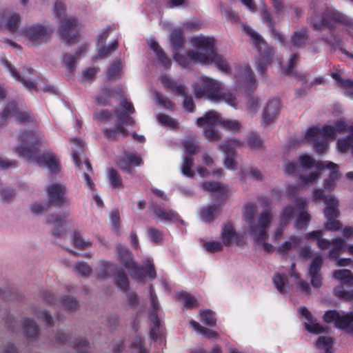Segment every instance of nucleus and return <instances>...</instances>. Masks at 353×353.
Returning <instances> with one entry per match:
<instances>
[{
	"mask_svg": "<svg viewBox=\"0 0 353 353\" xmlns=\"http://www.w3.org/2000/svg\"><path fill=\"white\" fill-rule=\"evenodd\" d=\"M307 23L312 26L314 30L321 31L327 28L330 36L323 35L321 41L329 46L331 50L338 48L346 57L353 59V54L349 52L343 47L341 37L335 32L336 25L344 27L345 31L353 38V18L336 9L326 8L319 17L315 10L307 19Z\"/></svg>",
	"mask_w": 353,
	"mask_h": 353,
	"instance_id": "obj_1",
	"label": "nucleus"
},
{
	"mask_svg": "<svg viewBox=\"0 0 353 353\" xmlns=\"http://www.w3.org/2000/svg\"><path fill=\"white\" fill-rule=\"evenodd\" d=\"M41 139V136L35 131L23 132L19 137L21 143L14 149V152L19 157L34 160L39 165L46 166L51 172L57 174L60 171V168L56 157L50 153L38 154Z\"/></svg>",
	"mask_w": 353,
	"mask_h": 353,
	"instance_id": "obj_2",
	"label": "nucleus"
},
{
	"mask_svg": "<svg viewBox=\"0 0 353 353\" xmlns=\"http://www.w3.org/2000/svg\"><path fill=\"white\" fill-rule=\"evenodd\" d=\"M350 126L345 121L338 120L334 125H324L322 128L316 126L310 128L305 134V139L313 142L315 150L319 154H323L328 148L329 139H334L337 132L341 133L349 131Z\"/></svg>",
	"mask_w": 353,
	"mask_h": 353,
	"instance_id": "obj_3",
	"label": "nucleus"
},
{
	"mask_svg": "<svg viewBox=\"0 0 353 353\" xmlns=\"http://www.w3.org/2000/svg\"><path fill=\"white\" fill-rule=\"evenodd\" d=\"M190 42L196 48L205 51V52H199L208 58L206 61L202 62V64L213 63L222 72L230 71L228 61L215 51V39L213 37L203 35L194 36L191 38Z\"/></svg>",
	"mask_w": 353,
	"mask_h": 353,
	"instance_id": "obj_4",
	"label": "nucleus"
},
{
	"mask_svg": "<svg viewBox=\"0 0 353 353\" xmlns=\"http://www.w3.org/2000/svg\"><path fill=\"white\" fill-rule=\"evenodd\" d=\"M296 207L287 205L280 215V224L286 226L291 218L293 217L296 210L299 213L294 222V228L301 230L307 228L310 222L311 216L307 212V202L305 198H296L294 201Z\"/></svg>",
	"mask_w": 353,
	"mask_h": 353,
	"instance_id": "obj_5",
	"label": "nucleus"
},
{
	"mask_svg": "<svg viewBox=\"0 0 353 353\" xmlns=\"http://www.w3.org/2000/svg\"><path fill=\"white\" fill-rule=\"evenodd\" d=\"M244 30L252 39L254 47L257 50L260 57L256 61V69L259 74L265 73L268 65L274 58L273 48L268 45L263 38L249 26H245Z\"/></svg>",
	"mask_w": 353,
	"mask_h": 353,
	"instance_id": "obj_6",
	"label": "nucleus"
},
{
	"mask_svg": "<svg viewBox=\"0 0 353 353\" xmlns=\"http://www.w3.org/2000/svg\"><path fill=\"white\" fill-rule=\"evenodd\" d=\"M194 96L196 99L205 98L213 101H218L220 98V91L223 90L221 82L216 79L204 77L192 85Z\"/></svg>",
	"mask_w": 353,
	"mask_h": 353,
	"instance_id": "obj_7",
	"label": "nucleus"
},
{
	"mask_svg": "<svg viewBox=\"0 0 353 353\" xmlns=\"http://www.w3.org/2000/svg\"><path fill=\"white\" fill-rule=\"evenodd\" d=\"M323 319L324 322L334 323L336 328L353 334V312L341 314L337 310H328L323 314Z\"/></svg>",
	"mask_w": 353,
	"mask_h": 353,
	"instance_id": "obj_8",
	"label": "nucleus"
},
{
	"mask_svg": "<svg viewBox=\"0 0 353 353\" xmlns=\"http://www.w3.org/2000/svg\"><path fill=\"white\" fill-rule=\"evenodd\" d=\"M149 291L152 307L149 315V319L151 321L150 336L153 340H157L161 332V321L158 316V311L160 306L157 296L152 284L150 285Z\"/></svg>",
	"mask_w": 353,
	"mask_h": 353,
	"instance_id": "obj_9",
	"label": "nucleus"
},
{
	"mask_svg": "<svg viewBox=\"0 0 353 353\" xmlns=\"http://www.w3.org/2000/svg\"><path fill=\"white\" fill-rule=\"evenodd\" d=\"M22 34L32 46H39L46 43L50 37L48 30L40 24L26 27L23 29Z\"/></svg>",
	"mask_w": 353,
	"mask_h": 353,
	"instance_id": "obj_10",
	"label": "nucleus"
},
{
	"mask_svg": "<svg viewBox=\"0 0 353 353\" xmlns=\"http://www.w3.org/2000/svg\"><path fill=\"white\" fill-rule=\"evenodd\" d=\"M2 63L4 66L10 72L12 77L17 81L23 83V85L28 90H34L38 91L36 83L30 80V76L33 74L34 70L31 68H23L21 73L17 72L16 68L12 65V63L6 59H2Z\"/></svg>",
	"mask_w": 353,
	"mask_h": 353,
	"instance_id": "obj_11",
	"label": "nucleus"
},
{
	"mask_svg": "<svg viewBox=\"0 0 353 353\" xmlns=\"http://www.w3.org/2000/svg\"><path fill=\"white\" fill-rule=\"evenodd\" d=\"M61 38L68 44L72 43L79 36V23L74 17H67L61 20L59 26Z\"/></svg>",
	"mask_w": 353,
	"mask_h": 353,
	"instance_id": "obj_12",
	"label": "nucleus"
},
{
	"mask_svg": "<svg viewBox=\"0 0 353 353\" xmlns=\"http://www.w3.org/2000/svg\"><path fill=\"white\" fill-rule=\"evenodd\" d=\"M271 221L272 214L270 210H265L261 213L259 217V230H257L256 225L252 224L250 225L249 233L254 235V241H263L265 239H267V230L270 226Z\"/></svg>",
	"mask_w": 353,
	"mask_h": 353,
	"instance_id": "obj_13",
	"label": "nucleus"
},
{
	"mask_svg": "<svg viewBox=\"0 0 353 353\" xmlns=\"http://www.w3.org/2000/svg\"><path fill=\"white\" fill-rule=\"evenodd\" d=\"M10 117L17 118L19 123H34V118L28 112H21L17 104L12 101L6 105L0 114V127L5 124L7 119Z\"/></svg>",
	"mask_w": 353,
	"mask_h": 353,
	"instance_id": "obj_14",
	"label": "nucleus"
},
{
	"mask_svg": "<svg viewBox=\"0 0 353 353\" xmlns=\"http://www.w3.org/2000/svg\"><path fill=\"white\" fill-rule=\"evenodd\" d=\"M49 203L57 207L69 205L70 201L66 196V188L60 183H54L49 185L47 189Z\"/></svg>",
	"mask_w": 353,
	"mask_h": 353,
	"instance_id": "obj_15",
	"label": "nucleus"
},
{
	"mask_svg": "<svg viewBox=\"0 0 353 353\" xmlns=\"http://www.w3.org/2000/svg\"><path fill=\"white\" fill-rule=\"evenodd\" d=\"M313 197L314 201L321 200L326 203L324 214L327 219L336 218L338 216L339 201L333 196L326 195L322 189H315L313 192Z\"/></svg>",
	"mask_w": 353,
	"mask_h": 353,
	"instance_id": "obj_16",
	"label": "nucleus"
},
{
	"mask_svg": "<svg viewBox=\"0 0 353 353\" xmlns=\"http://www.w3.org/2000/svg\"><path fill=\"white\" fill-rule=\"evenodd\" d=\"M143 265L144 266H139L135 263L134 268L129 270L132 278L140 282L143 281L146 276H148L152 281L154 280L157 276V273L152 260L145 259L143 261Z\"/></svg>",
	"mask_w": 353,
	"mask_h": 353,
	"instance_id": "obj_17",
	"label": "nucleus"
},
{
	"mask_svg": "<svg viewBox=\"0 0 353 353\" xmlns=\"http://www.w3.org/2000/svg\"><path fill=\"white\" fill-rule=\"evenodd\" d=\"M241 145V142L236 139H232L223 141L220 149L225 154L224 160V165L231 170H234L236 168L235 156L236 148Z\"/></svg>",
	"mask_w": 353,
	"mask_h": 353,
	"instance_id": "obj_18",
	"label": "nucleus"
},
{
	"mask_svg": "<svg viewBox=\"0 0 353 353\" xmlns=\"http://www.w3.org/2000/svg\"><path fill=\"white\" fill-rule=\"evenodd\" d=\"M174 59L184 68H188L192 62L199 63L205 62L207 57L199 54L198 52L190 50L186 55L181 54L179 51L173 52Z\"/></svg>",
	"mask_w": 353,
	"mask_h": 353,
	"instance_id": "obj_19",
	"label": "nucleus"
},
{
	"mask_svg": "<svg viewBox=\"0 0 353 353\" xmlns=\"http://www.w3.org/2000/svg\"><path fill=\"white\" fill-rule=\"evenodd\" d=\"M323 264L321 255H316L310 265L309 275L311 279V283L314 288H320L322 284V276L321 270Z\"/></svg>",
	"mask_w": 353,
	"mask_h": 353,
	"instance_id": "obj_20",
	"label": "nucleus"
},
{
	"mask_svg": "<svg viewBox=\"0 0 353 353\" xmlns=\"http://www.w3.org/2000/svg\"><path fill=\"white\" fill-rule=\"evenodd\" d=\"M280 101L278 98L269 100L263 112V124L268 125L277 117L280 110Z\"/></svg>",
	"mask_w": 353,
	"mask_h": 353,
	"instance_id": "obj_21",
	"label": "nucleus"
},
{
	"mask_svg": "<svg viewBox=\"0 0 353 353\" xmlns=\"http://www.w3.org/2000/svg\"><path fill=\"white\" fill-rule=\"evenodd\" d=\"M236 77L238 78V81L250 87L252 91L256 88V83L254 74L249 65H244L241 72L236 75Z\"/></svg>",
	"mask_w": 353,
	"mask_h": 353,
	"instance_id": "obj_22",
	"label": "nucleus"
},
{
	"mask_svg": "<svg viewBox=\"0 0 353 353\" xmlns=\"http://www.w3.org/2000/svg\"><path fill=\"white\" fill-rule=\"evenodd\" d=\"M205 189L215 193L214 196L216 201H225L228 196V189L219 182H205L203 184Z\"/></svg>",
	"mask_w": 353,
	"mask_h": 353,
	"instance_id": "obj_23",
	"label": "nucleus"
},
{
	"mask_svg": "<svg viewBox=\"0 0 353 353\" xmlns=\"http://www.w3.org/2000/svg\"><path fill=\"white\" fill-rule=\"evenodd\" d=\"M152 209L156 216L161 220L183 223L179 214L172 210H162L156 203H152Z\"/></svg>",
	"mask_w": 353,
	"mask_h": 353,
	"instance_id": "obj_24",
	"label": "nucleus"
},
{
	"mask_svg": "<svg viewBox=\"0 0 353 353\" xmlns=\"http://www.w3.org/2000/svg\"><path fill=\"white\" fill-rule=\"evenodd\" d=\"M68 216V213H64L63 216L58 214H51L48 216L47 222L54 224L57 227L53 231V235L57 237H61L65 234V230L63 227L65 218Z\"/></svg>",
	"mask_w": 353,
	"mask_h": 353,
	"instance_id": "obj_25",
	"label": "nucleus"
},
{
	"mask_svg": "<svg viewBox=\"0 0 353 353\" xmlns=\"http://www.w3.org/2000/svg\"><path fill=\"white\" fill-rule=\"evenodd\" d=\"M325 168L330 170L329 177L325 180L323 188L327 190H332L334 188L335 181L339 176V170L337 164L333 162H326Z\"/></svg>",
	"mask_w": 353,
	"mask_h": 353,
	"instance_id": "obj_26",
	"label": "nucleus"
},
{
	"mask_svg": "<svg viewBox=\"0 0 353 353\" xmlns=\"http://www.w3.org/2000/svg\"><path fill=\"white\" fill-rule=\"evenodd\" d=\"M263 8L262 10V17H263V21L265 23H267L272 34L274 37V38L276 39H277L279 42H281L282 43H284V41H285L284 37L282 36V34H281L280 33H279L276 31V30L275 28L274 21L270 13L267 10V8L265 6L264 1L263 2Z\"/></svg>",
	"mask_w": 353,
	"mask_h": 353,
	"instance_id": "obj_27",
	"label": "nucleus"
},
{
	"mask_svg": "<svg viewBox=\"0 0 353 353\" xmlns=\"http://www.w3.org/2000/svg\"><path fill=\"white\" fill-rule=\"evenodd\" d=\"M117 251L119 260L123 265L128 270L134 268L135 261L133 259L132 254L130 250L125 246L119 245L117 247Z\"/></svg>",
	"mask_w": 353,
	"mask_h": 353,
	"instance_id": "obj_28",
	"label": "nucleus"
},
{
	"mask_svg": "<svg viewBox=\"0 0 353 353\" xmlns=\"http://www.w3.org/2000/svg\"><path fill=\"white\" fill-rule=\"evenodd\" d=\"M150 47L156 54L160 65L165 68H170L172 65L171 59L165 54L159 43L156 41H151Z\"/></svg>",
	"mask_w": 353,
	"mask_h": 353,
	"instance_id": "obj_29",
	"label": "nucleus"
},
{
	"mask_svg": "<svg viewBox=\"0 0 353 353\" xmlns=\"http://www.w3.org/2000/svg\"><path fill=\"white\" fill-rule=\"evenodd\" d=\"M221 119L218 113L214 110L206 112L203 117H199L196 120V125L199 127L206 125V126H214L220 123Z\"/></svg>",
	"mask_w": 353,
	"mask_h": 353,
	"instance_id": "obj_30",
	"label": "nucleus"
},
{
	"mask_svg": "<svg viewBox=\"0 0 353 353\" xmlns=\"http://www.w3.org/2000/svg\"><path fill=\"white\" fill-rule=\"evenodd\" d=\"M162 83L165 88L170 90L179 96L185 97L188 94L186 87L183 84H179L168 77H163Z\"/></svg>",
	"mask_w": 353,
	"mask_h": 353,
	"instance_id": "obj_31",
	"label": "nucleus"
},
{
	"mask_svg": "<svg viewBox=\"0 0 353 353\" xmlns=\"http://www.w3.org/2000/svg\"><path fill=\"white\" fill-rule=\"evenodd\" d=\"M221 212V207L214 205H209L206 208L201 209L200 215L202 221L207 223H212L215 217Z\"/></svg>",
	"mask_w": 353,
	"mask_h": 353,
	"instance_id": "obj_32",
	"label": "nucleus"
},
{
	"mask_svg": "<svg viewBox=\"0 0 353 353\" xmlns=\"http://www.w3.org/2000/svg\"><path fill=\"white\" fill-rule=\"evenodd\" d=\"M170 41L171 43L172 52L179 51L184 45L185 39L181 28H176L172 31Z\"/></svg>",
	"mask_w": 353,
	"mask_h": 353,
	"instance_id": "obj_33",
	"label": "nucleus"
},
{
	"mask_svg": "<svg viewBox=\"0 0 353 353\" xmlns=\"http://www.w3.org/2000/svg\"><path fill=\"white\" fill-rule=\"evenodd\" d=\"M135 112L134 107L132 102L124 98L121 100L119 106L115 112L117 119H122L126 115H130Z\"/></svg>",
	"mask_w": 353,
	"mask_h": 353,
	"instance_id": "obj_34",
	"label": "nucleus"
},
{
	"mask_svg": "<svg viewBox=\"0 0 353 353\" xmlns=\"http://www.w3.org/2000/svg\"><path fill=\"white\" fill-rule=\"evenodd\" d=\"M236 235L237 234L231 223L224 225L221 232V239L225 245H230L232 240L235 239Z\"/></svg>",
	"mask_w": 353,
	"mask_h": 353,
	"instance_id": "obj_35",
	"label": "nucleus"
},
{
	"mask_svg": "<svg viewBox=\"0 0 353 353\" xmlns=\"http://www.w3.org/2000/svg\"><path fill=\"white\" fill-rule=\"evenodd\" d=\"M23 328L28 338H34L37 336L39 332V325L33 319L29 318L24 319Z\"/></svg>",
	"mask_w": 353,
	"mask_h": 353,
	"instance_id": "obj_36",
	"label": "nucleus"
},
{
	"mask_svg": "<svg viewBox=\"0 0 353 353\" xmlns=\"http://www.w3.org/2000/svg\"><path fill=\"white\" fill-rule=\"evenodd\" d=\"M108 178L113 189H121L123 188L122 177L116 169L112 168L108 170Z\"/></svg>",
	"mask_w": 353,
	"mask_h": 353,
	"instance_id": "obj_37",
	"label": "nucleus"
},
{
	"mask_svg": "<svg viewBox=\"0 0 353 353\" xmlns=\"http://www.w3.org/2000/svg\"><path fill=\"white\" fill-rule=\"evenodd\" d=\"M299 161L303 168L310 169L315 166L318 170L324 169L326 163L321 161L316 162L314 159L307 154L301 155L299 158Z\"/></svg>",
	"mask_w": 353,
	"mask_h": 353,
	"instance_id": "obj_38",
	"label": "nucleus"
},
{
	"mask_svg": "<svg viewBox=\"0 0 353 353\" xmlns=\"http://www.w3.org/2000/svg\"><path fill=\"white\" fill-rule=\"evenodd\" d=\"M333 277L345 285H353V274L349 270H338L333 273Z\"/></svg>",
	"mask_w": 353,
	"mask_h": 353,
	"instance_id": "obj_39",
	"label": "nucleus"
},
{
	"mask_svg": "<svg viewBox=\"0 0 353 353\" xmlns=\"http://www.w3.org/2000/svg\"><path fill=\"white\" fill-rule=\"evenodd\" d=\"M308 37L305 29L295 31L291 37L290 43L292 46L299 48L303 46Z\"/></svg>",
	"mask_w": 353,
	"mask_h": 353,
	"instance_id": "obj_40",
	"label": "nucleus"
},
{
	"mask_svg": "<svg viewBox=\"0 0 353 353\" xmlns=\"http://www.w3.org/2000/svg\"><path fill=\"white\" fill-rule=\"evenodd\" d=\"M112 96L111 88L108 87L103 88L99 93L95 97V101L98 105L106 106L110 104V99Z\"/></svg>",
	"mask_w": 353,
	"mask_h": 353,
	"instance_id": "obj_41",
	"label": "nucleus"
},
{
	"mask_svg": "<svg viewBox=\"0 0 353 353\" xmlns=\"http://www.w3.org/2000/svg\"><path fill=\"white\" fill-rule=\"evenodd\" d=\"M83 50L82 48H79L76 51L74 54L67 53L63 56V62L68 72H72L75 70L76 59L83 53Z\"/></svg>",
	"mask_w": 353,
	"mask_h": 353,
	"instance_id": "obj_42",
	"label": "nucleus"
},
{
	"mask_svg": "<svg viewBox=\"0 0 353 353\" xmlns=\"http://www.w3.org/2000/svg\"><path fill=\"white\" fill-rule=\"evenodd\" d=\"M301 241L300 236L292 235L290 237L289 241H285L279 248L278 252L282 254H285L292 248H297Z\"/></svg>",
	"mask_w": 353,
	"mask_h": 353,
	"instance_id": "obj_43",
	"label": "nucleus"
},
{
	"mask_svg": "<svg viewBox=\"0 0 353 353\" xmlns=\"http://www.w3.org/2000/svg\"><path fill=\"white\" fill-rule=\"evenodd\" d=\"M114 282L116 285L123 292H126L129 290V280L127 274L123 270H119L114 275Z\"/></svg>",
	"mask_w": 353,
	"mask_h": 353,
	"instance_id": "obj_44",
	"label": "nucleus"
},
{
	"mask_svg": "<svg viewBox=\"0 0 353 353\" xmlns=\"http://www.w3.org/2000/svg\"><path fill=\"white\" fill-rule=\"evenodd\" d=\"M121 71V62L119 59H115L113 63L109 66L106 77L108 80L117 79L120 76Z\"/></svg>",
	"mask_w": 353,
	"mask_h": 353,
	"instance_id": "obj_45",
	"label": "nucleus"
},
{
	"mask_svg": "<svg viewBox=\"0 0 353 353\" xmlns=\"http://www.w3.org/2000/svg\"><path fill=\"white\" fill-rule=\"evenodd\" d=\"M274 287L281 294H286L288 291L285 290V284L288 282V279L284 274H276L272 278Z\"/></svg>",
	"mask_w": 353,
	"mask_h": 353,
	"instance_id": "obj_46",
	"label": "nucleus"
},
{
	"mask_svg": "<svg viewBox=\"0 0 353 353\" xmlns=\"http://www.w3.org/2000/svg\"><path fill=\"white\" fill-rule=\"evenodd\" d=\"M190 325L196 331L199 332V333L203 335L207 336L209 339H217L219 337V334L216 332L201 325L198 322L194 320H191L190 321Z\"/></svg>",
	"mask_w": 353,
	"mask_h": 353,
	"instance_id": "obj_47",
	"label": "nucleus"
},
{
	"mask_svg": "<svg viewBox=\"0 0 353 353\" xmlns=\"http://www.w3.org/2000/svg\"><path fill=\"white\" fill-rule=\"evenodd\" d=\"M177 296L179 299L183 300L185 309H192L198 305L197 300L193 296L185 292L178 293Z\"/></svg>",
	"mask_w": 353,
	"mask_h": 353,
	"instance_id": "obj_48",
	"label": "nucleus"
},
{
	"mask_svg": "<svg viewBox=\"0 0 353 353\" xmlns=\"http://www.w3.org/2000/svg\"><path fill=\"white\" fill-rule=\"evenodd\" d=\"M200 315L201 321L210 327L215 326L216 319L215 313L210 310H201Z\"/></svg>",
	"mask_w": 353,
	"mask_h": 353,
	"instance_id": "obj_49",
	"label": "nucleus"
},
{
	"mask_svg": "<svg viewBox=\"0 0 353 353\" xmlns=\"http://www.w3.org/2000/svg\"><path fill=\"white\" fill-rule=\"evenodd\" d=\"M194 159L190 156H185L183 159L181 172L183 175L188 177H193L194 175V171L192 169L193 165Z\"/></svg>",
	"mask_w": 353,
	"mask_h": 353,
	"instance_id": "obj_50",
	"label": "nucleus"
},
{
	"mask_svg": "<svg viewBox=\"0 0 353 353\" xmlns=\"http://www.w3.org/2000/svg\"><path fill=\"white\" fill-rule=\"evenodd\" d=\"M63 308L70 312H75L79 307L78 301L70 296H65L61 301Z\"/></svg>",
	"mask_w": 353,
	"mask_h": 353,
	"instance_id": "obj_51",
	"label": "nucleus"
},
{
	"mask_svg": "<svg viewBox=\"0 0 353 353\" xmlns=\"http://www.w3.org/2000/svg\"><path fill=\"white\" fill-rule=\"evenodd\" d=\"M335 296L347 301H353V290H345L342 285L337 286L334 290Z\"/></svg>",
	"mask_w": 353,
	"mask_h": 353,
	"instance_id": "obj_52",
	"label": "nucleus"
},
{
	"mask_svg": "<svg viewBox=\"0 0 353 353\" xmlns=\"http://www.w3.org/2000/svg\"><path fill=\"white\" fill-rule=\"evenodd\" d=\"M71 143L75 144L77 146V150H74L72 152V157L74 163L77 167H80L81 161L79 158V153L83 152V143L81 140L78 139H72Z\"/></svg>",
	"mask_w": 353,
	"mask_h": 353,
	"instance_id": "obj_53",
	"label": "nucleus"
},
{
	"mask_svg": "<svg viewBox=\"0 0 353 353\" xmlns=\"http://www.w3.org/2000/svg\"><path fill=\"white\" fill-rule=\"evenodd\" d=\"M148 235L153 243L156 244H159L163 239V232L154 228V227H149L147 230Z\"/></svg>",
	"mask_w": 353,
	"mask_h": 353,
	"instance_id": "obj_54",
	"label": "nucleus"
},
{
	"mask_svg": "<svg viewBox=\"0 0 353 353\" xmlns=\"http://www.w3.org/2000/svg\"><path fill=\"white\" fill-rule=\"evenodd\" d=\"M203 134L209 141H216L221 139V137L214 126H205L203 129Z\"/></svg>",
	"mask_w": 353,
	"mask_h": 353,
	"instance_id": "obj_55",
	"label": "nucleus"
},
{
	"mask_svg": "<svg viewBox=\"0 0 353 353\" xmlns=\"http://www.w3.org/2000/svg\"><path fill=\"white\" fill-rule=\"evenodd\" d=\"M118 46V41L114 40L108 46H101L99 51V57L101 59L107 58L112 52L117 50Z\"/></svg>",
	"mask_w": 353,
	"mask_h": 353,
	"instance_id": "obj_56",
	"label": "nucleus"
},
{
	"mask_svg": "<svg viewBox=\"0 0 353 353\" xmlns=\"http://www.w3.org/2000/svg\"><path fill=\"white\" fill-rule=\"evenodd\" d=\"M112 264L108 261H103L100 263L99 270L97 276L101 279H105L110 275V271Z\"/></svg>",
	"mask_w": 353,
	"mask_h": 353,
	"instance_id": "obj_57",
	"label": "nucleus"
},
{
	"mask_svg": "<svg viewBox=\"0 0 353 353\" xmlns=\"http://www.w3.org/2000/svg\"><path fill=\"white\" fill-rule=\"evenodd\" d=\"M219 125L228 130L236 132L241 128V123L237 121L221 119Z\"/></svg>",
	"mask_w": 353,
	"mask_h": 353,
	"instance_id": "obj_58",
	"label": "nucleus"
},
{
	"mask_svg": "<svg viewBox=\"0 0 353 353\" xmlns=\"http://www.w3.org/2000/svg\"><path fill=\"white\" fill-rule=\"evenodd\" d=\"M20 20L19 14L14 13L8 18L5 26L10 32H14L17 30Z\"/></svg>",
	"mask_w": 353,
	"mask_h": 353,
	"instance_id": "obj_59",
	"label": "nucleus"
},
{
	"mask_svg": "<svg viewBox=\"0 0 353 353\" xmlns=\"http://www.w3.org/2000/svg\"><path fill=\"white\" fill-rule=\"evenodd\" d=\"M70 345L77 349V353H89L87 350H83L89 346V342L85 338L76 339Z\"/></svg>",
	"mask_w": 353,
	"mask_h": 353,
	"instance_id": "obj_60",
	"label": "nucleus"
},
{
	"mask_svg": "<svg viewBox=\"0 0 353 353\" xmlns=\"http://www.w3.org/2000/svg\"><path fill=\"white\" fill-rule=\"evenodd\" d=\"M305 329L310 333L319 334L325 332V328L319 323L315 322L314 319L305 323Z\"/></svg>",
	"mask_w": 353,
	"mask_h": 353,
	"instance_id": "obj_61",
	"label": "nucleus"
},
{
	"mask_svg": "<svg viewBox=\"0 0 353 353\" xmlns=\"http://www.w3.org/2000/svg\"><path fill=\"white\" fill-rule=\"evenodd\" d=\"M255 208V205L252 203H248L245 205L243 216L245 221L249 224H252L254 219Z\"/></svg>",
	"mask_w": 353,
	"mask_h": 353,
	"instance_id": "obj_62",
	"label": "nucleus"
},
{
	"mask_svg": "<svg viewBox=\"0 0 353 353\" xmlns=\"http://www.w3.org/2000/svg\"><path fill=\"white\" fill-rule=\"evenodd\" d=\"M73 243L74 247L79 249H84L91 246V243L89 241H85L78 232L74 234Z\"/></svg>",
	"mask_w": 353,
	"mask_h": 353,
	"instance_id": "obj_63",
	"label": "nucleus"
},
{
	"mask_svg": "<svg viewBox=\"0 0 353 353\" xmlns=\"http://www.w3.org/2000/svg\"><path fill=\"white\" fill-rule=\"evenodd\" d=\"M76 271L83 276H89L92 272V268L85 262H78L74 265Z\"/></svg>",
	"mask_w": 353,
	"mask_h": 353,
	"instance_id": "obj_64",
	"label": "nucleus"
}]
</instances>
